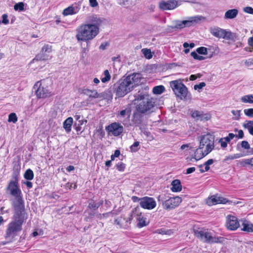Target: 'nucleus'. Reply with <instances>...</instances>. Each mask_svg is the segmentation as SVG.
<instances>
[{"mask_svg": "<svg viewBox=\"0 0 253 253\" xmlns=\"http://www.w3.org/2000/svg\"><path fill=\"white\" fill-rule=\"evenodd\" d=\"M140 74L133 73L119 80L110 89L116 94L117 97H123L132 90L140 83Z\"/></svg>", "mask_w": 253, "mask_h": 253, "instance_id": "nucleus-1", "label": "nucleus"}, {"mask_svg": "<svg viewBox=\"0 0 253 253\" xmlns=\"http://www.w3.org/2000/svg\"><path fill=\"white\" fill-rule=\"evenodd\" d=\"M92 25L82 24L76 30V36L78 41L86 42L87 43L93 39L98 34L99 31Z\"/></svg>", "mask_w": 253, "mask_h": 253, "instance_id": "nucleus-2", "label": "nucleus"}, {"mask_svg": "<svg viewBox=\"0 0 253 253\" xmlns=\"http://www.w3.org/2000/svg\"><path fill=\"white\" fill-rule=\"evenodd\" d=\"M12 206L14 210L13 221L23 225L27 218L24 200L13 202Z\"/></svg>", "mask_w": 253, "mask_h": 253, "instance_id": "nucleus-3", "label": "nucleus"}, {"mask_svg": "<svg viewBox=\"0 0 253 253\" xmlns=\"http://www.w3.org/2000/svg\"><path fill=\"white\" fill-rule=\"evenodd\" d=\"M164 194L158 197V201L161 202L163 208L166 210H170L178 206L182 202V199L178 196L169 197Z\"/></svg>", "mask_w": 253, "mask_h": 253, "instance_id": "nucleus-4", "label": "nucleus"}, {"mask_svg": "<svg viewBox=\"0 0 253 253\" xmlns=\"http://www.w3.org/2000/svg\"><path fill=\"white\" fill-rule=\"evenodd\" d=\"M170 85L174 94L180 99H186L188 93L187 87L180 80H174L170 82Z\"/></svg>", "mask_w": 253, "mask_h": 253, "instance_id": "nucleus-5", "label": "nucleus"}, {"mask_svg": "<svg viewBox=\"0 0 253 253\" xmlns=\"http://www.w3.org/2000/svg\"><path fill=\"white\" fill-rule=\"evenodd\" d=\"M201 140L202 143L205 144L206 146L205 150L201 151L200 156L196 158V160L198 161L205 157L209 154L214 148V138L210 135H205L203 136Z\"/></svg>", "mask_w": 253, "mask_h": 253, "instance_id": "nucleus-6", "label": "nucleus"}, {"mask_svg": "<svg viewBox=\"0 0 253 253\" xmlns=\"http://www.w3.org/2000/svg\"><path fill=\"white\" fill-rule=\"evenodd\" d=\"M204 19H205V17L202 16L191 17L187 20L176 21V24L174 26H170L169 27L171 29H181L185 27H190L194 25Z\"/></svg>", "mask_w": 253, "mask_h": 253, "instance_id": "nucleus-7", "label": "nucleus"}, {"mask_svg": "<svg viewBox=\"0 0 253 253\" xmlns=\"http://www.w3.org/2000/svg\"><path fill=\"white\" fill-rule=\"evenodd\" d=\"M194 233L195 236L204 242L207 243L217 242V239L212 236L211 234L208 231V229L197 228L193 229Z\"/></svg>", "mask_w": 253, "mask_h": 253, "instance_id": "nucleus-8", "label": "nucleus"}, {"mask_svg": "<svg viewBox=\"0 0 253 253\" xmlns=\"http://www.w3.org/2000/svg\"><path fill=\"white\" fill-rule=\"evenodd\" d=\"M6 190L9 191L10 194L15 198L14 202L23 201L22 192L18 186V182L17 181H10L6 188Z\"/></svg>", "mask_w": 253, "mask_h": 253, "instance_id": "nucleus-9", "label": "nucleus"}, {"mask_svg": "<svg viewBox=\"0 0 253 253\" xmlns=\"http://www.w3.org/2000/svg\"><path fill=\"white\" fill-rule=\"evenodd\" d=\"M138 209V207H136L134 209L127 218L121 216L120 217L116 219L114 221L115 223L119 225L120 228L127 229L131 223V221L133 219V216H135V214H136L137 210Z\"/></svg>", "mask_w": 253, "mask_h": 253, "instance_id": "nucleus-10", "label": "nucleus"}, {"mask_svg": "<svg viewBox=\"0 0 253 253\" xmlns=\"http://www.w3.org/2000/svg\"><path fill=\"white\" fill-rule=\"evenodd\" d=\"M131 112V107L127 106L117 114V118L126 126H128Z\"/></svg>", "mask_w": 253, "mask_h": 253, "instance_id": "nucleus-11", "label": "nucleus"}, {"mask_svg": "<svg viewBox=\"0 0 253 253\" xmlns=\"http://www.w3.org/2000/svg\"><path fill=\"white\" fill-rule=\"evenodd\" d=\"M155 106V102L154 101L153 99L151 98L150 99H147L146 100L142 101L139 104L137 105L135 108L136 110L139 112L145 114L151 112L152 109H153Z\"/></svg>", "mask_w": 253, "mask_h": 253, "instance_id": "nucleus-12", "label": "nucleus"}, {"mask_svg": "<svg viewBox=\"0 0 253 253\" xmlns=\"http://www.w3.org/2000/svg\"><path fill=\"white\" fill-rule=\"evenodd\" d=\"M22 229V225L14 221L10 222L6 230L5 238L14 237Z\"/></svg>", "mask_w": 253, "mask_h": 253, "instance_id": "nucleus-13", "label": "nucleus"}, {"mask_svg": "<svg viewBox=\"0 0 253 253\" xmlns=\"http://www.w3.org/2000/svg\"><path fill=\"white\" fill-rule=\"evenodd\" d=\"M52 51V46L49 44H45L34 59L37 61H46L49 59L48 53Z\"/></svg>", "mask_w": 253, "mask_h": 253, "instance_id": "nucleus-14", "label": "nucleus"}, {"mask_svg": "<svg viewBox=\"0 0 253 253\" xmlns=\"http://www.w3.org/2000/svg\"><path fill=\"white\" fill-rule=\"evenodd\" d=\"M109 133H111L115 136L120 135L124 131L123 126L119 123H113L106 127Z\"/></svg>", "mask_w": 253, "mask_h": 253, "instance_id": "nucleus-15", "label": "nucleus"}, {"mask_svg": "<svg viewBox=\"0 0 253 253\" xmlns=\"http://www.w3.org/2000/svg\"><path fill=\"white\" fill-rule=\"evenodd\" d=\"M139 203L140 206L144 209L152 210L156 206V202L154 198L149 197H144Z\"/></svg>", "mask_w": 253, "mask_h": 253, "instance_id": "nucleus-16", "label": "nucleus"}, {"mask_svg": "<svg viewBox=\"0 0 253 253\" xmlns=\"http://www.w3.org/2000/svg\"><path fill=\"white\" fill-rule=\"evenodd\" d=\"M143 113L139 112L137 110H135L133 112L131 122L133 125L135 127H138L139 128L145 125L143 122Z\"/></svg>", "mask_w": 253, "mask_h": 253, "instance_id": "nucleus-17", "label": "nucleus"}, {"mask_svg": "<svg viewBox=\"0 0 253 253\" xmlns=\"http://www.w3.org/2000/svg\"><path fill=\"white\" fill-rule=\"evenodd\" d=\"M36 87L38 88L35 91V93L38 98H44L50 96L51 95L50 92L48 91L46 88L41 86V84L40 83V82L36 83L34 88H35Z\"/></svg>", "mask_w": 253, "mask_h": 253, "instance_id": "nucleus-18", "label": "nucleus"}, {"mask_svg": "<svg viewBox=\"0 0 253 253\" xmlns=\"http://www.w3.org/2000/svg\"><path fill=\"white\" fill-rule=\"evenodd\" d=\"M88 21L90 23L89 25H92L93 27L97 28L96 29L99 32V27L106 21V20L100 17L97 15H93L88 17Z\"/></svg>", "mask_w": 253, "mask_h": 253, "instance_id": "nucleus-19", "label": "nucleus"}, {"mask_svg": "<svg viewBox=\"0 0 253 253\" xmlns=\"http://www.w3.org/2000/svg\"><path fill=\"white\" fill-rule=\"evenodd\" d=\"M81 94L86 95L88 96L90 100L96 98H100L103 96L102 93H99L96 90L89 89L87 88H83L79 90Z\"/></svg>", "mask_w": 253, "mask_h": 253, "instance_id": "nucleus-20", "label": "nucleus"}, {"mask_svg": "<svg viewBox=\"0 0 253 253\" xmlns=\"http://www.w3.org/2000/svg\"><path fill=\"white\" fill-rule=\"evenodd\" d=\"M228 202L226 198L222 197L212 195L207 200V203L210 206L215 205L218 204H226Z\"/></svg>", "mask_w": 253, "mask_h": 253, "instance_id": "nucleus-21", "label": "nucleus"}, {"mask_svg": "<svg viewBox=\"0 0 253 253\" xmlns=\"http://www.w3.org/2000/svg\"><path fill=\"white\" fill-rule=\"evenodd\" d=\"M239 225L236 217L231 215L227 216V227L228 229L235 230L239 227Z\"/></svg>", "mask_w": 253, "mask_h": 253, "instance_id": "nucleus-22", "label": "nucleus"}, {"mask_svg": "<svg viewBox=\"0 0 253 253\" xmlns=\"http://www.w3.org/2000/svg\"><path fill=\"white\" fill-rule=\"evenodd\" d=\"M177 6V1L175 0H169L168 1H163L160 3L159 7L163 10H171L176 7Z\"/></svg>", "mask_w": 253, "mask_h": 253, "instance_id": "nucleus-23", "label": "nucleus"}, {"mask_svg": "<svg viewBox=\"0 0 253 253\" xmlns=\"http://www.w3.org/2000/svg\"><path fill=\"white\" fill-rule=\"evenodd\" d=\"M210 33L214 37L217 38L223 39L225 30L218 27H211L209 29Z\"/></svg>", "mask_w": 253, "mask_h": 253, "instance_id": "nucleus-24", "label": "nucleus"}, {"mask_svg": "<svg viewBox=\"0 0 253 253\" xmlns=\"http://www.w3.org/2000/svg\"><path fill=\"white\" fill-rule=\"evenodd\" d=\"M191 116L192 118L196 119L197 120L200 121H208L210 119V116L209 115L207 114H204L203 112L197 110L194 111L192 113Z\"/></svg>", "mask_w": 253, "mask_h": 253, "instance_id": "nucleus-25", "label": "nucleus"}, {"mask_svg": "<svg viewBox=\"0 0 253 253\" xmlns=\"http://www.w3.org/2000/svg\"><path fill=\"white\" fill-rule=\"evenodd\" d=\"M148 87H145L143 89L139 90L134 95L135 100H141L144 99L146 97L148 96Z\"/></svg>", "mask_w": 253, "mask_h": 253, "instance_id": "nucleus-26", "label": "nucleus"}, {"mask_svg": "<svg viewBox=\"0 0 253 253\" xmlns=\"http://www.w3.org/2000/svg\"><path fill=\"white\" fill-rule=\"evenodd\" d=\"M239 164L241 167L253 170V157L240 160L239 162Z\"/></svg>", "mask_w": 253, "mask_h": 253, "instance_id": "nucleus-27", "label": "nucleus"}, {"mask_svg": "<svg viewBox=\"0 0 253 253\" xmlns=\"http://www.w3.org/2000/svg\"><path fill=\"white\" fill-rule=\"evenodd\" d=\"M138 210L139 209L137 210L136 214H135V216H133V217H136L137 220L138 221V222L137 224V227L139 228H141L146 226L147 223H146V218L141 216V213L138 212Z\"/></svg>", "mask_w": 253, "mask_h": 253, "instance_id": "nucleus-28", "label": "nucleus"}, {"mask_svg": "<svg viewBox=\"0 0 253 253\" xmlns=\"http://www.w3.org/2000/svg\"><path fill=\"white\" fill-rule=\"evenodd\" d=\"M224 39L231 40L232 41H236L239 40V35L236 33H233L231 31H227L225 30L224 32V35L223 37Z\"/></svg>", "mask_w": 253, "mask_h": 253, "instance_id": "nucleus-29", "label": "nucleus"}, {"mask_svg": "<svg viewBox=\"0 0 253 253\" xmlns=\"http://www.w3.org/2000/svg\"><path fill=\"white\" fill-rule=\"evenodd\" d=\"M242 231L248 233L253 232V224L250 223L249 221L246 220H243L242 223Z\"/></svg>", "mask_w": 253, "mask_h": 253, "instance_id": "nucleus-30", "label": "nucleus"}, {"mask_svg": "<svg viewBox=\"0 0 253 253\" xmlns=\"http://www.w3.org/2000/svg\"><path fill=\"white\" fill-rule=\"evenodd\" d=\"M172 187L170 188L171 190L173 192H180L182 190V185L181 182L179 179H174L171 182Z\"/></svg>", "mask_w": 253, "mask_h": 253, "instance_id": "nucleus-31", "label": "nucleus"}, {"mask_svg": "<svg viewBox=\"0 0 253 253\" xmlns=\"http://www.w3.org/2000/svg\"><path fill=\"white\" fill-rule=\"evenodd\" d=\"M239 11L237 9H232L227 10L224 15V19H232L235 18L238 15Z\"/></svg>", "mask_w": 253, "mask_h": 253, "instance_id": "nucleus-32", "label": "nucleus"}, {"mask_svg": "<svg viewBox=\"0 0 253 253\" xmlns=\"http://www.w3.org/2000/svg\"><path fill=\"white\" fill-rule=\"evenodd\" d=\"M87 121L84 120L83 119H81V121H78V122L75 123L73 127L77 132H80V133H78V134H81L84 131V129L82 127V126L84 124L85 125Z\"/></svg>", "mask_w": 253, "mask_h": 253, "instance_id": "nucleus-33", "label": "nucleus"}, {"mask_svg": "<svg viewBox=\"0 0 253 253\" xmlns=\"http://www.w3.org/2000/svg\"><path fill=\"white\" fill-rule=\"evenodd\" d=\"M73 123V119L72 117H69L63 122V127L66 132L69 133L71 130V127Z\"/></svg>", "mask_w": 253, "mask_h": 253, "instance_id": "nucleus-34", "label": "nucleus"}, {"mask_svg": "<svg viewBox=\"0 0 253 253\" xmlns=\"http://www.w3.org/2000/svg\"><path fill=\"white\" fill-rule=\"evenodd\" d=\"M241 148H243L246 150L251 149L250 145L249 142L245 140L242 141L241 143H239L237 144V149L238 150H240ZM250 154H253V149H251V151H249V154L248 155Z\"/></svg>", "mask_w": 253, "mask_h": 253, "instance_id": "nucleus-35", "label": "nucleus"}, {"mask_svg": "<svg viewBox=\"0 0 253 253\" xmlns=\"http://www.w3.org/2000/svg\"><path fill=\"white\" fill-rule=\"evenodd\" d=\"M76 9L75 7L72 6H69L63 10L62 14L64 16L75 14L78 12V10H76Z\"/></svg>", "mask_w": 253, "mask_h": 253, "instance_id": "nucleus-36", "label": "nucleus"}, {"mask_svg": "<svg viewBox=\"0 0 253 253\" xmlns=\"http://www.w3.org/2000/svg\"><path fill=\"white\" fill-rule=\"evenodd\" d=\"M146 125H144L141 127H139L141 132L143 133L147 138L151 139H153V135L151 134V133L148 130V128H146Z\"/></svg>", "mask_w": 253, "mask_h": 253, "instance_id": "nucleus-37", "label": "nucleus"}, {"mask_svg": "<svg viewBox=\"0 0 253 253\" xmlns=\"http://www.w3.org/2000/svg\"><path fill=\"white\" fill-rule=\"evenodd\" d=\"M243 126L248 128L250 133L253 135V121H247V123L244 124Z\"/></svg>", "mask_w": 253, "mask_h": 253, "instance_id": "nucleus-38", "label": "nucleus"}, {"mask_svg": "<svg viewBox=\"0 0 253 253\" xmlns=\"http://www.w3.org/2000/svg\"><path fill=\"white\" fill-rule=\"evenodd\" d=\"M165 88L163 85H158L153 87V92L155 94H160L164 92Z\"/></svg>", "mask_w": 253, "mask_h": 253, "instance_id": "nucleus-39", "label": "nucleus"}, {"mask_svg": "<svg viewBox=\"0 0 253 253\" xmlns=\"http://www.w3.org/2000/svg\"><path fill=\"white\" fill-rule=\"evenodd\" d=\"M34 172L31 169H27L24 173V178L28 180H31L34 178Z\"/></svg>", "mask_w": 253, "mask_h": 253, "instance_id": "nucleus-40", "label": "nucleus"}, {"mask_svg": "<svg viewBox=\"0 0 253 253\" xmlns=\"http://www.w3.org/2000/svg\"><path fill=\"white\" fill-rule=\"evenodd\" d=\"M242 102L244 103H253V95H246L241 98Z\"/></svg>", "mask_w": 253, "mask_h": 253, "instance_id": "nucleus-41", "label": "nucleus"}, {"mask_svg": "<svg viewBox=\"0 0 253 253\" xmlns=\"http://www.w3.org/2000/svg\"><path fill=\"white\" fill-rule=\"evenodd\" d=\"M205 144L203 143H202L201 140H200V145L199 148L197 149L194 153V156L193 157L194 159L196 160V158H198V157L200 156L201 150L204 148Z\"/></svg>", "mask_w": 253, "mask_h": 253, "instance_id": "nucleus-42", "label": "nucleus"}, {"mask_svg": "<svg viewBox=\"0 0 253 253\" xmlns=\"http://www.w3.org/2000/svg\"><path fill=\"white\" fill-rule=\"evenodd\" d=\"M14 9L16 11H23L25 10L24 3L23 2H19L14 5Z\"/></svg>", "mask_w": 253, "mask_h": 253, "instance_id": "nucleus-43", "label": "nucleus"}, {"mask_svg": "<svg viewBox=\"0 0 253 253\" xmlns=\"http://www.w3.org/2000/svg\"><path fill=\"white\" fill-rule=\"evenodd\" d=\"M104 77L101 78V80L102 83H106L109 81L111 79V75L108 70H106L104 71Z\"/></svg>", "mask_w": 253, "mask_h": 253, "instance_id": "nucleus-44", "label": "nucleus"}, {"mask_svg": "<svg viewBox=\"0 0 253 253\" xmlns=\"http://www.w3.org/2000/svg\"><path fill=\"white\" fill-rule=\"evenodd\" d=\"M142 52L144 56L147 59H151L153 55L151 50L147 48H143L142 49Z\"/></svg>", "mask_w": 253, "mask_h": 253, "instance_id": "nucleus-45", "label": "nucleus"}, {"mask_svg": "<svg viewBox=\"0 0 253 253\" xmlns=\"http://www.w3.org/2000/svg\"><path fill=\"white\" fill-rule=\"evenodd\" d=\"M139 141H135L132 145H131L129 148L130 151L131 152H136L140 149L139 147Z\"/></svg>", "mask_w": 253, "mask_h": 253, "instance_id": "nucleus-46", "label": "nucleus"}, {"mask_svg": "<svg viewBox=\"0 0 253 253\" xmlns=\"http://www.w3.org/2000/svg\"><path fill=\"white\" fill-rule=\"evenodd\" d=\"M8 121L13 123H16L17 121V117L15 113H11L8 116Z\"/></svg>", "mask_w": 253, "mask_h": 253, "instance_id": "nucleus-47", "label": "nucleus"}, {"mask_svg": "<svg viewBox=\"0 0 253 253\" xmlns=\"http://www.w3.org/2000/svg\"><path fill=\"white\" fill-rule=\"evenodd\" d=\"M196 51L200 54L207 55L208 54L207 48L204 46L197 48Z\"/></svg>", "mask_w": 253, "mask_h": 253, "instance_id": "nucleus-48", "label": "nucleus"}, {"mask_svg": "<svg viewBox=\"0 0 253 253\" xmlns=\"http://www.w3.org/2000/svg\"><path fill=\"white\" fill-rule=\"evenodd\" d=\"M116 167L119 171H124L125 170V169L126 168V165L122 162H120V163H118L116 165Z\"/></svg>", "mask_w": 253, "mask_h": 253, "instance_id": "nucleus-49", "label": "nucleus"}, {"mask_svg": "<svg viewBox=\"0 0 253 253\" xmlns=\"http://www.w3.org/2000/svg\"><path fill=\"white\" fill-rule=\"evenodd\" d=\"M88 207L90 209L96 210L100 207V205L95 202H91L89 203Z\"/></svg>", "mask_w": 253, "mask_h": 253, "instance_id": "nucleus-50", "label": "nucleus"}, {"mask_svg": "<svg viewBox=\"0 0 253 253\" xmlns=\"http://www.w3.org/2000/svg\"><path fill=\"white\" fill-rule=\"evenodd\" d=\"M88 50L87 48L83 47L82 48V51L81 53V60H84V58L85 57L87 53L88 52Z\"/></svg>", "mask_w": 253, "mask_h": 253, "instance_id": "nucleus-51", "label": "nucleus"}, {"mask_svg": "<svg viewBox=\"0 0 253 253\" xmlns=\"http://www.w3.org/2000/svg\"><path fill=\"white\" fill-rule=\"evenodd\" d=\"M244 114L249 117H253V108L246 109L244 110Z\"/></svg>", "mask_w": 253, "mask_h": 253, "instance_id": "nucleus-52", "label": "nucleus"}, {"mask_svg": "<svg viewBox=\"0 0 253 253\" xmlns=\"http://www.w3.org/2000/svg\"><path fill=\"white\" fill-rule=\"evenodd\" d=\"M203 166H205V169H200V171L201 173H204L206 171H208V170H209L210 169V165H208L205 163H204L203 165H200L199 166V168H202Z\"/></svg>", "mask_w": 253, "mask_h": 253, "instance_id": "nucleus-53", "label": "nucleus"}, {"mask_svg": "<svg viewBox=\"0 0 253 253\" xmlns=\"http://www.w3.org/2000/svg\"><path fill=\"white\" fill-rule=\"evenodd\" d=\"M206 86V84L204 82H201L199 84H195L194 88L195 90L201 89L203 87Z\"/></svg>", "mask_w": 253, "mask_h": 253, "instance_id": "nucleus-54", "label": "nucleus"}, {"mask_svg": "<svg viewBox=\"0 0 253 253\" xmlns=\"http://www.w3.org/2000/svg\"><path fill=\"white\" fill-rule=\"evenodd\" d=\"M2 20L1 23L4 24H7L9 23V20L8 19V15L6 14H4L2 16Z\"/></svg>", "mask_w": 253, "mask_h": 253, "instance_id": "nucleus-55", "label": "nucleus"}, {"mask_svg": "<svg viewBox=\"0 0 253 253\" xmlns=\"http://www.w3.org/2000/svg\"><path fill=\"white\" fill-rule=\"evenodd\" d=\"M235 134H233V133H229L228 136L224 138V139L226 142H229L231 139L235 137Z\"/></svg>", "mask_w": 253, "mask_h": 253, "instance_id": "nucleus-56", "label": "nucleus"}, {"mask_svg": "<svg viewBox=\"0 0 253 253\" xmlns=\"http://www.w3.org/2000/svg\"><path fill=\"white\" fill-rule=\"evenodd\" d=\"M244 11L249 14H253V8L250 6H247L244 8Z\"/></svg>", "mask_w": 253, "mask_h": 253, "instance_id": "nucleus-57", "label": "nucleus"}, {"mask_svg": "<svg viewBox=\"0 0 253 253\" xmlns=\"http://www.w3.org/2000/svg\"><path fill=\"white\" fill-rule=\"evenodd\" d=\"M89 4L92 7H94L98 5L97 0H89Z\"/></svg>", "mask_w": 253, "mask_h": 253, "instance_id": "nucleus-58", "label": "nucleus"}, {"mask_svg": "<svg viewBox=\"0 0 253 253\" xmlns=\"http://www.w3.org/2000/svg\"><path fill=\"white\" fill-rule=\"evenodd\" d=\"M183 46L184 48H187L190 47V48H193L195 46V44L193 42L188 43L187 42H184L183 44Z\"/></svg>", "mask_w": 253, "mask_h": 253, "instance_id": "nucleus-59", "label": "nucleus"}, {"mask_svg": "<svg viewBox=\"0 0 253 253\" xmlns=\"http://www.w3.org/2000/svg\"><path fill=\"white\" fill-rule=\"evenodd\" d=\"M244 132L242 130H240L238 131V134H235V137H238V138H243L244 137Z\"/></svg>", "mask_w": 253, "mask_h": 253, "instance_id": "nucleus-60", "label": "nucleus"}, {"mask_svg": "<svg viewBox=\"0 0 253 253\" xmlns=\"http://www.w3.org/2000/svg\"><path fill=\"white\" fill-rule=\"evenodd\" d=\"M109 45V43L107 42L102 43L99 46V49L102 50H105L107 46Z\"/></svg>", "mask_w": 253, "mask_h": 253, "instance_id": "nucleus-61", "label": "nucleus"}, {"mask_svg": "<svg viewBox=\"0 0 253 253\" xmlns=\"http://www.w3.org/2000/svg\"><path fill=\"white\" fill-rule=\"evenodd\" d=\"M231 112L234 116H237V120L239 119L240 116V110H232Z\"/></svg>", "mask_w": 253, "mask_h": 253, "instance_id": "nucleus-62", "label": "nucleus"}, {"mask_svg": "<svg viewBox=\"0 0 253 253\" xmlns=\"http://www.w3.org/2000/svg\"><path fill=\"white\" fill-rule=\"evenodd\" d=\"M142 199V198H139V197H138L135 196H132L131 198V199L133 202H139V203H140V202H141Z\"/></svg>", "mask_w": 253, "mask_h": 253, "instance_id": "nucleus-63", "label": "nucleus"}, {"mask_svg": "<svg viewBox=\"0 0 253 253\" xmlns=\"http://www.w3.org/2000/svg\"><path fill=\"white\" fill-rule=\"evenodd\" d=\"M248 43L250 46L253 47V36L248 39Z\"/></svg>", "mask_w": 253, "mask_h": 253, "instance_id": "nucleus-64", "label": "nucleus"}]
</instances>
